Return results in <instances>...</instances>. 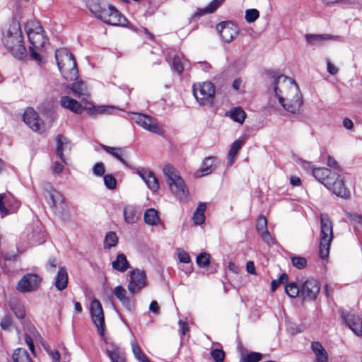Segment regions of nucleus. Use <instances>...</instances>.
<instances>
[{
  "label": "nucleus",
  "mask_w": 362,
  "mask_h": 362,
  "mask_svg": "<svg viewBox=\"0 0 362 362\" xmlns=\"http://www.w3.org/2000/svg\"><path fill=\"white\" fill-rule=\"evenodd\" d=\"M272 79L275 96L285 110L292 114L300 112L303 100L295 81L276 71H267Z\"/></svg>",
  "instance_id": "1"
},
{
  "label": "nucleus",
  "mask_w": 362,
  "mask_h": 362,
  "mask_svg": "<svg viewBox=\"0 0 362 362\" xmlns=\"http://www.w3.org/2000/svg\"><path fill=\"white\" fill-rule=\"evenodd\" d=\"M312 174L316 180L323 184L332 193L343 199L350 197L349 190L345 187L344 180L337 172L327 168H314Z\"/></svg>",
  "instance_id": "2"
},
{
  "label": "nucleus",
  "mask_w": 362,
  "mask_h": 362,
  "mask_svg": "<svg viewBox=\"0 0 362 362\" xmlns=\"http://www.w3.org/2000/svg\"><path fill=\"white\" fill-rule=\"evenodd\" d=\"M57 66L66 81H74L78 77L76 61L73 54L66 48H60L55 52Z\"/></svg>",
  "instance_id": "3"
},
{
  "label": "nucleus",
  "mask_w": 362,
  "mask_h": 362,
  "mask_svg": "<svg viewBox=\"0 0 362 362\" xmlns=\"http://www.w3.org/2000/svg\"><path fill=\"white\" fill-rule=\"evenodd\" d=\"M163 173L175 196L181 201L186 199L189 194L188 189L179 172L172 165L167 164L163 168Z\"/></svg>",
  "instance_id": "4"
},
{
  "label": "nucleus",
  "mask_w": 362,
  "mask_h": 362,
  "mask_svg": "<svg viewBox=\"0 0 362 362\" xmlns=\"http://www.w3.org/2000/svg\"><path fill=\"white\" fill-rule=\"evenodd\" d=\"M320 239L319 243V255L322 259H326L329 254L331 243L333 240V224L326 214L320 215Z\"/></svg>",
  "instance_id": "5"
},
{
  "label": "nucleus",
  "mask_w": 362,
  "mask_h": 362,
  "mask_svg": "<svg viewBox=\"0 0 362 362\" xmlns=\"http://www.w3.org/2000/svg\"><path fill=\"white\" fill-rule=\"evenodd\" d=\"M27 35L30 42L29 52L32 59L41 62L42 57L38 53L42 49L48 40L47 37L45 35V30L43 28L37 25L35 27V30L29 28L27 30Z\"/></svg>",
  "instance_id": "6"
},
{
  "label": "nucleus",
  "mask_w": 362,
  "mask_h": 362,
  "mask_svg": "<svg viewBox=\"0 0 362 362\" xmlns=\"http://www.w3.org/2000/svg\"><path fill=\"white\" fill-rule=\"evenodd\" d=\"M5 46L8 51L16 59L22 60L27 56V50L23 44V36L19 30L14 34L8 33L5 40Z\"/></svg>",
  "instance_id": "7"
},
{
  "label": "nucleus",
  "mask_w": 362,
  "mask_h": 362,
  "mask_svg": "<svg viewBox=\"0 0 362 362\" xmlns=\"http://www.w3.org/2000/svg\"><path fill=\"white\" fill-rule=\"evenodd\" d=\"M193 95L200 105L211 106L215 95V86L210 81L193 86Z\"/></svg>",
  "instance_id": "8"
},
{
  "label": "nucleus",
  "mask_w": 362,
  "mask_h": 362,
  "mask_svg": "<svg viewBox=\"0 0 362 362\" xmlns=\"http://www.w3.org/2000/svg\"><path fill=\"white\" fill-rule=\"evenodd\" d=\"M61 106L65 109H68L75 114H81L83 110L88 111L90 115H95L98 112H102L103 110H99L95 107L93 103L85 101L83 105L67 95L62 96L59 100Z\"/></svg>",
  "instance_id": "9"
},
{
  "label": "nucleus",
  "mask_w": 362,
  "mask_h": 362,
  "mask_svg": "<svg viewBox=\"0 0 362 362\" xmlns=\"http://www.w3.org/2000/svg\"><path fill=\"white\" fill-rule=\"evenodd\" d=\"M96 18L106 24L114 26H124L127 22V19L115 6L110 4H103Z\"/></svg>",
  "instance_id": "10"
},
{
  "label": "nucleus",
  "mask_w": 362,
  "mask_h": 362,
  "mask_svg": "<svg viewBox=\"0 0 362 362\" xmlns=\"http://www.w3.org/2000/svg\"><path fill=\"white\" fill-rule=\"evenodd\" d=\"M43 195L47 203L55 211V213L62 214L64 211L66 204L63 196L51 185H46L43 191Z\"/></svg>",
  "instance_id": "11"
},
{
  "label": "nucleus",
  "mask_w": 362,
  "mask_h": 362,
  "mask_svg": "<svg viewBox=\"0 0 362 362\" xmlns=\"http://www.w3.org/2000/svg\"><path fill=\"white\" fill-rule=\"evenodd\" d=\"M90 313L93 322L98 328L99 334L104 337L105 331L104 313L102 305L99 300L94 298L90 307Z\"/></svg>",
  "instance_id": "12"
},
{
  "label": "nucleus",
  "mask_w": 362,
  "mask_h": 362,
  "mask_svg": "<svg viewBox=\"0 0 362 362\" xmlns=\"http://www.w3.org/2000/svg\"><path fill=\"white\" fill-rule=\"evenodd\" d=\"M132 120L151 132L157 134H162L163 133V129L159 126L157 120L150 116L142 113H134Z\"/></svg>",
  "instance_id": "13"
},
{
  "label": "nucleus",
  "mask_w": 362,
  "mask_h": 362,
  "mask_svg": "<svg viewBox=\"0 0 362 362\" xmlns=\"http://www.w3.org/2000/svg\"><path fill=\"white\" fill-rule=\"evenodd\" d=\"M41 281V278L36 274H26L18 281L16 289L21 293L35 291L39 288Z\"/></svg>",
  "instance_id": "14"
},
{
  "label": "nucleus",
  "mask_w": 362,
  "mask_h": 362,
  "mask_svg": "<svg viewBox=\"0 0 362 362\" xmlns=\"http://www.w3.org/2000/svg\"><path fill=\"white\" fill-rule=\"evenodd\" d=\"M216 30L223 41L228 43L233 41L239 33L238 27L231 21H223L218 23Z\"/></svg>",
  "instance_id": "15"
},
{
  "label": "nucleus",
  "mask_w": 362,
  "mask_h": 362,
  "mask_svg": "<svg viewBox=\"0 0 362 362\" xmlns=\"http://www.w3.org/2000/svg\"><path fill=\"white\" fill-rule=\"evenodd\" d=\"M320 291V282L314 278H309L300 286V296L305 300H314Z\"/></svg>",
  "instance_id": "16"
},
{
  "label": "nucleus",
  "mask_w": 362,
  "mask_h": 362,
  "mask_svg": "<svg viewBox=\"0 0 362 362\" xmlns=\"http://www.w3.org/2000/svg\"><path fill=\"white\" fill-rule=\"evenodd\" d=\"M130 280L128 290L132 294H135L147 284L146 273L144 270L134 269L130 272Z\"/></svg>",
  "instance_id": "17"
},
{
  "label": "nucleus",
  "mask_w": 362,
  "mask_h": 362,
  "mask_svg": "<svg viewBox=\"0 0 362 362\" xmlns=\"http://www.w3.org/2000/svg\"><path fill=\"white\" fill-rule=\"evenodd\" d=\"M339 313L343 321L354 334L357 336L362 335V319L360 316L346 312L344 310H341Z\"/></svg>",
  "instance_id": "18"
},
{
  "label": "nucleus",
  "mask_w": 362,
  "mask_h": 362,
  "mask_svg": "<svg viewBox=\"0 0 362 362\" xmlns=\"http://www.w3.org/2000/svg\"><path fill=\"white\" fill-rule=\"evenodd\" d=\"M23 122L33 131L40 132L43 122L37 112L32 107H28L23 115Z\"/></svg>",
  "instance_id": "19"
},
{
  "label": "nucleus",
  "mask_w": 362,
  "mask_h": 362,
  "mask_svg": "<svg viewBox=\"0 0 362 362\" xmlns=\"http://www.w3.org/2000/svg\"><path fill=\"white\" fill-rule=\"evenodd\" d=\"M256 230L264 243L267 244L274 243V238L267 229V221L264 216H258L256 221Z\"/></svg>",
  "instance_id": "20"
},
{
  "label": "nucleus",
  "mask_w": 362,
  "mask_h": 362,
  "mask_svg": "<svg viewBox=\"0 0 362 362\" xmlns=\"http://www.w3.org/2000/svg\"><path fill=\"white\" fill-rule=\"evenodd\" d=\"M216 160L215 157L209 156L204 159L201 168L195 173L197 177L207 175L211 173L216 168L214 162Z\"/></svg>",
  "instance_id": "21"
},
{
  "label": "nucleus",
  "mask_w": 362,
  "mask_h": 362,
  "mask_svg": "<svg viewBox=\"0 0 362 362\" xmlns=\"http://www.w3.org/2000/svg\"><path fill=\"white\" fill-rule=\"evenodd\" d=\"M56 141V153L57 156L60 158V160L62 161V163H66L64 152L66 151L67 149L70 151L71 147L69 146V141L64 135L59 134L57 136Z\"/></svg>",
  "instance_id": "22"
},
{
  "label": "nucleus",
  "mask_w": 362,
  "mask_h": 362,
  "mask_svg": "<svg viewBox=\"0 0 362 362\" xmlns=\"http://www.w3.org/2000/svg\"><path fill=\"white\" fill-rule=\"evenodd\" d=\"M306 42L312 46H321L323 41L329 40H336L337 36L331 35L329 34H306Z\"/></svg>",
  "instance_id": "23"
},
{
  "label": "nucleus",
  "mask_w": 362,
  "mask_h": 362,
  "mask_svg": "<svg viewBox=\"0 0 362 362\" xmlns=\"http://www.w3.org/2000/svg\"><path fill=\"white\" fill-rule=\"evenodd\" d=\"M106 354L112 362H126L124 354L115 343L112 342L107 344Z\"/></svg>",
  "instance_id": "24"
},
{
  "label": "nucleus",
  "mask_w": 362,
  "mask_h": 362,
  "mask_svg": "<svg viewBox=\"0 0 362 362\" xmlns=\"http://www.w3.org/2000/svg\"><path fill=\"white\" fill-rule=\"evenodd\" d=\"M124 219L129 224L135 223L141 215V212L133 206H126L123 210Z\"/></svg>",
  "instance_id": "25"
},
{
  "label": "nucleus",
  "mask_w": 362,
  "mask_h": 362,
  "mask_svg": "<svg viewBox=\"0 0 362 362\" xmlns=\"http://www.w3.org/2000/svg\"><path fill=\"white\" fill-rule=\"evenodd\" d=\"M68 274L65 267L59 268L54 281V286L59 291H63L67 286Z\"/></svg>",
  "instance_id": "26"
},
{
  "label": "nucleus",
  "mask_w": 362,
  "mask_h": 362,
  "mask_svg": "<svg viewBox=\"0 0 362 362\" xmlns=\"http://www.w3.org/2000/svg\"><path fill=\"white\" fill-rule=\"evenodd\" d=\"M311 349L315 356L316 362H328V354L319 341H313Z\"/></svg>",
  "instance_id": "27"
},
{
  "label": "nucleus",
  "mask_w": 362,
  "mask_h": 362,
  "mask_svg": "<svg viewBox=\"0 0 362 362\" xmlns=\"http://www.w3.org/2000/svg\"><path fill=\"white\" fill-rule=\"evenodd\" d=\"M245 143L244 139H237L234 141L230 148L227 155V163L228 165H231L234 162V158L237 156L238 151L242 148Z\"/></svg>",
  "instance_id": "28"
},
{
  "label": "nucleus",
  "mask_w": 362,
  "mask_h": 362,
  "mask_svg": "<svg viewBox=\"0 0 362 362\" xmlns=\"http://www.w3.org/2000/svg\"><path fill=\"white\" fill-rule=\"evenodd\" d=\"M112 267L114 269L118 272H124L129 267V263L125 255L121 253L119 254L117 256L116 259L112 262Z\"/></svg>",
  "instance_id": "29"
},
{
  "label": "nucleus",
  "mask_w": 362,
  "mask_h": 362,
  "mask_svg": "<svg viewBox=\"0 0 362 362\" xmlns=\"http://www.w3.org/2000/svg\"><path fill=\"white\" fill-rule=\"evenodd\" d=\"M71 90L76 97L89 96L87 86L83 81H78L71 85Z\"/></svg>",
  "instance_id": "30"
},
{
  "label": "nucleus",
  "mask_w": 362,
  "mask_h": 362,
  "mask_svg": "<svg viewBox=\"0 0 362 362\" xmlns=\"http://www.w3.org/2000/svg\"><path fill=\"white\" fill-rule=\"evenodd\" d=\"M100 147L107 153L112 155L114 158L119 160L123 165H127V161L122 157L123 150L121 148H115L104 144H100Z\"/></svg>",
  "instance_id": "31"
},
{
  "label": "nucleus",
  "mask_w": 362,
  "mask_h": 362,
  "mask_svg": "<svg viewBox=\"0 0 362 362\" xmlns=\"http://www.w3.org/2000/svg\"><path fill=\"white\" fill-rule=\"evenodd\" d=\"M144 220L146 224L154 226L160 222L158 211L153 209H148L144 214Z\"/></svg>",
  "instance_id": "32"
},
{
  "label": "nucleus",
  "mask_w": 362,
  "mask_h": 362,
  "mask_svg": "<svg viewBox=\"0 0 362 362\" xmlns=\"http://www.w3.org/2000/svg\"><path fill=\"white\" fill-rule=\"evenodd\" d=\"M206 209L205 203H200L193 214L192 219L195 225H202L205 221L204 212Z\"/></svg>",
  "instance_id": "33"
},
{
  "label": "nucleus",
  "mask_w": 362,
  "mask_h": 362,
  "mask_svg": "<svg viewBox=\"0 0 362 362\" xmlns=\"http://www.w3.org/2000/svg\"><path fill=\"white\" fill-rule=\"evenodd\" d=\"M229 116L234 122L243 124L246 118V113L240 107H236L229 112Z\"/></svg>",
  "instance_id": "34"
},
{
  "label": "nucleus",
  "mask_w": 362,
  "mask_h": 362,
  "mask_svg": "<svg viewBox=\"0 0 362 362\" xmlns=\"http://www.w3.org/2000/svg\"><path fill=\"white\" fill-rule=\"evenodd\" d=\"M118 243V238L116 233L110 231L108 232L105 238L104 241V247L105 248H111L117 245Z\"/></svg>",
  "instance_id": "35"
},
{
  "label": "nucleus",
  "mask_w": 362,
  "mask_h": 362,
  "mask_svg": "<svg viewBox=\"0 0 362 362\" xmlns=\"http://www.w3.org/2000/svg\"><path fill=\"white\" fill-rule=\"evenodd\" d=\"M285 292L290 298H295L300 294V288L296 283L291 282L286 285Z\"/></svg>",
  "instance_id": "36"
},
{
  "label": "nucleus",
  "mask_w": 362,
  "mask_h": 362,
  "mask_svg": "<svg viewBox=\"0 0 362 362\" xmlns=\"http://www.w3.org/2000/svg\"><path fill=\"white\" fill-rule=\"evenodd\" d=\"M86 5L88 9L94 14L95 17H97L103 6L98 0H87Z\"/></svg>",
  "instance_id": "37"
},
{
  "label": "nucleus",
  "mask_w": 362,
  "mask_h": 362,
  "mask_svg": "<svg viewBox=\"0 0 362 362\" xmlns=\"http://www.w3.org/2000/svg\"><path fill=\"white\" fill-rule=\"evenodd\" d=\"M132 348L134 357L139 362H145L146 359H148L136 342H132Z\"/></svg>",
  "instance_id": "38"
},
{
  "label": "nucleus",
  "mask_w": 362,
  "mask_h": 362,
  "mask_svg": "<svg viewBox=\"0 0 362 362\" xmlns=\"http://www.w3.org/2000/svg\"><path fill=\"white\" fill-rule=\"evenodd\" d=\"M291 259L293 266L298 269H303L307 266V259L303 257L293 256L291 257Z\"/></svg>",
  "instance_id": "39"
},
{
  "label": "nucleus",
  "mask_w": 362,
  "mask_h": 362,
  "mask_svg": "<svg viewBox=\"0 0 362 362\" xmlns=\"http://www.w3.org/2000/svg\"><path fill=\"white\" fill-rule=\"evenodd\" d=\"M259 17V13L257 9L250 8L245 11V20L247 23H253Z\"/></svg>",
  "instance_id": "40"
},
{
  "label": "nucleus",
  "mask_w": 362,
  "mask_h": 362,
  "mask_svg": "<svg viewBox=\"0 0 362 362\" xmlns=\"http://www.w3.org/2000/svg\"><path fill=\"white\" fill-rule=\"evenodd\" d=\"M173 68L179 74H181L184 70L182 59L180 56L176 55L173 59Z\"/></svg>",
  "instance_id": "41"
},
{
  "label": "nucleus",
  "mask_w": 362,
  "mask_h": 362,
  "mask_svg": "<svg viewBox=\"0 0 362 362\" xmlns=\"http://www.w3.org/2000/svg\"><path fill=\"white\" fill-rule=\"evenodd\" d=\"M104 185L109 189H115L117 186V181L115 177L111 174H107L103 178Z\"/></svg>",
  "instance_id": "42"
},
{
  "label": "nucleus",
  "mask_w": 362,
  "mask_h": 362,
  "mask_svg": "<svg viewBox=\"0 0 362 362\" xmlns=\"http://www.w3.org/2000/svg\"><path fill=\"white\" fill-rule=\"evenodd\" d=\"M196 262L200 267H205L210 263V256L206 253H201L197 257Z\"/></svg>",
  "instance_id": "43"
},
{
  "label": "nucleus",
  "mask_w": 362,
  "mask_h": 362,
  "mask_svg": "<svg viewBox=\"0 0 362 362\" xmlns=\"http://www.w3.org/2000/svg\"><path fill=\"white\" fill-rule=\"evenodd\" d=\"M146 185L153 192H156L159 188V183L154 173L146 180Z\"/></svg>",
  "instance_id": "44"
},
{
  "label": "nucleus",
  "mask_w": 362,
  "mask_h": 362,
  "mask_svg": "<svg viewBox=\"0 0 362 362\" xmlns=\"http://www.w3.org/2000/svg\"><path fill=\"white\" fill-rule=\"evenodd\" d=\"M327 165L328 167L332 168V172H337L339 174V173L341 171V168L337 161L330 155L327 156Z\"/></svg>",
  "instance_id": "45"
},
{
  "label": "nucleus",
  "mask_w": 362,
  "mask_h": 362,
  "mask_svg": "<svg viewBox=\"0 0 362 362\" xmlns=\"http://www.w3.org/2000/svg\"><path fill=\"white\" fill-rule=\"evenodd\" d=\"M223 1L224 0H213L205 7V11L209 13H214L219 6H221Z\"/></svg>",
  "instance_id": "46"
},
{
  "label": "nucleus",
  "mask_w": 362,
  "mask_h": 362,
  "mask_svg": "<svg viewBox=\"0 0 362 362\" xmlns=\"http://www.w3.org/2000/svg\"><path fill=\"white\" fill-rule=\"evenodd\" d=\"M288 279L286 273L282 274L279 279L273 280L271 283L272 291H275L282 283L287 281Z\"/></svg>",
  "instance_id": "47"
},
{
  "label": "nucleus",
  "mask_w": 362,
  "mask_h": 362,
  "mask_svg": "<svg viewBox=\"0 0 362 362\" xmlns=\"http://www.w3.org/2000/svg\"><path fill=\"white\" fill-rule=\"evenodd\" d=\"M262 359V354L258 352H250L247 354L244 362H259Z\"/></svg>",
  "instance_id": "48"
},
{
  "label": "nucleus",
  "mask_w": 362,
  "mask_h": 362,
  "mask_svg": "<svg viewBox=\"0 0 362 362\" xmlns=\"http://www.w3.org/2000/svg\"><path fill=\"white\" fill-rule=\"evenodd\" d=\"M211 357L215 362H223L225 357V353L221 349H214L211 352Z\"/></svg>",
  "instance_id": "49"
},
{
  "label": "nucleus",
  "mask_w": 362,
  "mask_h": 362,
  "mask_svg": "<svg viewBox=\"0 0 362 362\" xmlns=\"http://www.w3.org/2000/svg\"><path fill=\"white\" fill-rule=\"evenodd\" d=\"M123 306L129 311L133 312L135 308L134 301L129 297L127 296L120 301Z\"/></svg>",
  "instance_id": "50"
},
{
  "label": "nucleus",
  "mask_w": 362,
  "mask_h": 362,
  "mask_svg": "<svg viewBox=\"0 0 362 362\" xmlns=\"http://www.w3.org/2000/svg\"><path fill=\"white\" fill-rule=\"evenodd\" d=\"M12 325V318L10 315H5L0 322V326L4 330H9Z\"/></svg>",
  "instance_id": "51"
},
{
  "label": "nucleus",
  "mask_w": 362,
  "mask_h": 362,
  "mask_svg": "<svg viewBox=\"0 0 362 362\" xmlns=\"http://www.w3.org/2000/svg\"><path fill=\"white\" fill-rule=\"evenodd\" d=\"M113 292L115 296L117 297V299L119 300V301H121L122 300L127 297V291L122 286H117L114 288Z\"/></svg>",
  "instance_id": "52"
},
{
  "label": "nucleus",
  "mask_w": 362,
  "mask_h": 362,
  "mask_svg": "<svg viewBox=\"0 0 362 362\" xmlns=\"http://www.w3.org/2000/svg\"><path fill=\"white\" fill-rule=\"evenodd\" d=\"M137 173H138V175L144 181L145 183H146V180H147V179L148 180L150 176H151L153 174V173L151 170L144 168H139L137 170Z\"/></svg>",
  "instance_id": "53"
},
{
  "label": "nucleus",
  "mask_w": 362,
  "mask_h": 362,
  "mask_svg": "<svg viewBox=\"0 0 362 362\" xmlns=\"http://www.w3.org/2000/svg\"><path fill=\"white\" fill-rule=\"evenodd\" d=\"M177 250L178 258L180 262L189 263L190 262V257L187 252L180 248H178Z\"/></svg>",
  "instance_id": "54"
},
{
  "label": "nucleus",
  "mask_w": 362,
  "mask_h": 362,
  "mask_svg": "<svg viewBox=\"0 0 362 362\" xmlns=\"http://www.w3.org/2000/svg\"><path fill=\"white\" fill-rule=\"evenodd\" d=\"M93 171L95 175L102 176L105 174V169L103 163H97L93 168Z\"/></svg>",
  "instance_id": "55"
},
{
  "label": "nucleus",
  "mask_w": 362,
  "mask_h": 362,
  "mask_svg": "<svg viewBox=\"0 0 362 362\" xmlns=\"http://www.w3.org/2000/svg\"><path fill=\"white\" fill-rule=\"evenodd\" d=\"M11 309L13 310V313L15 314V315L16 316V317L19 318V319H23L24 317H25V311L24 310L21 308V306H15L13 307V305H11Z\"/></svg>",
  "instance_id": "56"
},
{
  "label": "nucleus",
  "mask_w": 362,
  "mask_h": 362,
  "mask_svg": "<svg viewBox=\"0 0 362 362\" xmlns=\"http://www.w3.org/2000/svg\"><path fill=\"white\" fill-rule=\"evenodd\" d=\"M0 213L1 216H6L9 214L8 209L5 206L4 202V194H0Z\"/></svg>",
  "instance_id": "57"
},
{
  "label": "nucleus",
  "mask_w": 362,
  "mask_h": 362,
  "mask_svg": "<svg viewBox=\"0 0 362 362\" xmlns=\"http://www.w3.org/2000/svg\"><path fill=\"white\" fill-rule=\"evenodd\" d=\"M178 325H179L182 335V336L185 335L186 333L189 331V327H188L187 324L185 322H184L183 320H180L178 322Z\"/></svg>",
  "instance_id": "58"
},
{
  "label": "nucleus",
  "mask_w": 362,
  "mask_h": 362,
  "mask_svg": "<svg viewBox=\"0 0 362 362\" xmlns=\"http://www.w3.org/2000/svg\"><path fill=\"white\" fill-rule=\"evenodd\" d=\"M327 69L332 75H336L339 71L338 68L334 66L329 61L327 62Z\"/></svg>",
  "instance_id": "59"
},
{
  "label": "nucleus",
  "mask_w": 362,
  "mask_h": 362,
  "mask_svg": "<svg viewBox=\"0 0 362 362\" xmlns=\"http://www.w3.org/2000/svg\"><path fill=\"white\" fill-rule=\"evenodd\" d=\"M349 216L351 221L362 225V216L361 214L353 213L349 214Z\"/></svg>",
  "instance_id": "60"
},
{
  "label": "nucleus",
  "mask_w": 362,
  "mask_h": 362,
  "mask_svg": "<svg viewBox=\"0 0 362 362\" xmlns=\"http://www.w3.org/2000/svg\"><path fill=\"white\" fill-rule=\"evenodd\" d=\"M49 356L54 362H59L61 359L60 354L57 350L49 351Z\"/></svg>",
  "instance_id": "61"
},
{
  "label": "nucleus",
  "mask_w": 362,
  "mask_h": 362,
  "mask_svg": "<svg viewBox=\"0 0 362 362\" xmlns=\"http://www.w3.org/2000/svg\"><path fill=\"white\" fill-rule=\"evenodd\" d=\"M57 266V260L55 257H50L48 260L47 268L52 271L54 270Z\"/></svg>",
  "instance_id": "62"
},
{
  "label": "nucleus",
  "mask_w": 362,
  "mask_h": 362,
  "mask_svg": "<svg viewBox=\"0 0 362 362\" xmlns=\"http://www.w3.org/2000/svg\"><path fill=\"white\" fill-rule=\"evenodd\" d=\"M25 343L27 344V345L28 346L30 350L31 351H33L34 349H35V346H34V343H33V340L32 337L30 336H29L28 334H25Z\"/></svg>",
  "instance_id": "63"
},
{
  "label": "nucleus",
  "mask_w": 362,
  "mask_h": 362,
  "mask_svg": "<svg viewBox=\"0 0 362 362\" xmlns=\"http://www.w3.org/2000/svg\"><path fill=\"white\" fill-rule=\"evenodd\" d=\"M246 270L249 274H255V267L252 261H248L246 264Z\"/></svg>",
  "instance_id": "64"
}]
</instances>
